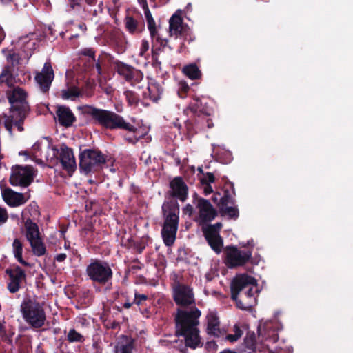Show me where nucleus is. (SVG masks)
<instances>
[{"label": "nucleus", "mask_w": 353, "mask_h": 353, "mask_svg": "<svg viewBox=\"0 0 353 353\" xmlns=\"http://www.w3.org/2000/svg\"><path fill=\"white\" fill-rule=\"evenodd\" d=\"M201 312L196 307L178 308L174 316L175 334L183 337L186 347L195 349L201 344L198 325Z\"/></svg>", "instance_id": "obj_1"}, {"label": "nucleus", "mask_w": 353, "mask_h": 353, "mask_svg": "<svg viewBox=\"0 0 353 353\" xmlns=\"http://www.w3.org/2000/svg\"><path fill=\"white\" fill-rule=\"evenodd\" d=\"M5 92L10 107L8 114H4V127L10 133H12L13 127L22 132L24 121L30 112L27 93L19 86Z\"/></svg>", "instance_id": "obj_2"}, {"label": "nucleus", "mask_w": 353, "mask_h": 353, "mask_svg": "<svg viewBox=\"0 0 353 353\" xmlns=\"http://www.w3.org/2000/svg\"><path fill=\"white\" fill-rule=\"evenodd\" d=\"M231 298L236 302L238 308L247 310L256 301L255 294L258 292L256 279L248 274H241L234 278L230 285Z\"/></svg>", "instance_id": "obj_3"}, {"label": "nucleus", "mask_w": 353, "mask_h": 353, "mask_svg": "<svg viewBox=\"0 0 353 353\" xmlns=\"http://www.w3.org/2000/svg\"><path fill=\"white\" fill-rule=\"evenodd\" d=\"M84 113L90 116L96 123L105 129L123 130L133 133L137 131L135 126L127 122L121 115L113 111L88 105L85 108Z\"/></svg>", "instance_id": "obj_4"}, {"label": "nucleus", "mask_w": 353, "mask_h": 353, "mask_svg": "<svg viewBox=\"0 0 353 353\" xmlns=\"http://www.w3.org/2000/svg\"><path fill=\"white\" fill-rule=\"evenodd\" d=\"M179 204L176 199H170L163 203L161 213L164 222L161 236L166 246H172L175 241L179 223Z\"/></svg>", "instance_id": "obj_5"}, {"label": "nucleus", "mask_w": 353, "mask_h": 353, "mask_svg": "<svg viewBox=\"0 0 353 353\" xmlns=\"http://www.w3.org/2000/svg\"><path fill=\"white\" fill-rule=\"evenodd\" d=\"M223 195L220 192L214 194L212 200L216 203L221 216L236 220L239 216V209L235 204V190L233 183L227 180L223 188Z\"/></svg>", "instance_id": "obj_6"}, {"label": "nucleus", "mask_w": 353, "mask_h": 353, "mask_svg": "<svg viewBox=\"0 0 353 353\" xmlns=\"http://www.w3.org/2000/svg\"><path fill=\"white\" fill-rule=\"evenodd\" d=\"M20 310L24 321L32 328L43 327L46 320L43 304L30 297L25 298L20 306Z\"/></svg>", "instance_id": "obj_7"}, {"label": "nucleus", "mask_w": 353, "mask_h": 353, "mask_svg": "<svg viewBox=\"0 0 353 353\" xmlns=\"http://www.w3.org/2000/svg\"><path fill=\"white\" fill-rule=\"evenodd\" d=\"M88 279L93 283L105 285L110 282L113 272L110 264L103 260L92 259L85 269Z\"/></svg>", "instance_id": "obj_8"}, {"label": "nucleus", "mask_w": 353, "mask_h": 353, "mask_svg": "<svg viewBox=\"0 0 353 353\" xmlns=\"http://www.w3.org/2000/svg\"><path fill=\"white\" fill-rule=\"evenodd\" d=\"M106 157L97 149H85L79 154V169L85 174L95 173L103 168Z\"/></svg>", "instance_id": "obj_9"}, {"label": "nucleus", "mask_w": 353, "mask_h": 353, "mask_svg": "<svg viewBox=\"0 0 353 353\" xmlns=\"http://www.w3.org/2000/svg\"><path fill=\"white\" fill-rule=\"evenodd\" d=\"M36 170L32 165H14L11 167L9 182L12 186L27 188L33 182Z\"/></svg>", "instance_id": "obj_10"}, {"label": "nucleus", "mask_w": 353, "mask_h": 353, "mask_svg": "<svg viewBox=\"0 0 353 353\" xmlns=\"http://www.w3.org/2000/svg\"><path fill=\"white\" fill-rule=\"evenodd\" d=\"M113 66L117 74L132 86L135 87L143 80V72L131 65L115 60L113 61Z\"/></svg>", "instance_id": "obj_11"}, {"label": "nucleus", "mask_w": 353, "mask_h": 353, "mask_svg": "<svg viewBox=\"0 0 353 353\" xmlns=\"http://www.w3.org/2000/svg\"><path fill=\"white\" fill-rule=\"evenodd\" d=\"M224 252V262L229 268L243 266L251 259L252 254V250H241L234 245L227 246Z\"/></svg>", "instance_id": "obj_12"}, {"label": "nucleus", "mask_w": 353, "mask_h": 353, "mask_svg": "<svg viewBox=\"0 0 353 353\" xmlns=\"http://www.w3.org/2000/svg\"><path fill=\"white\" fill-rule=\"evenodd\" d=\"M193 203L198 210V217L194 219L195 221L204 224L212 221L217 216L216 210L208 200L199 197L196 194H194Z\"/></svg>", "instance_id": "obj_13"}, {"label": "nucleus", "mask_w": 353, "mask_h": 353, "mask_svg": "<svg viewBox=\"0 0 353 353\" xmlns=\"http://www.w3.org/2000/svg\"><path fill=\"white\" fill-rule=\"evenodd\" d=\"M5 273L8 276L7 289L10 293L17 292L26 284V272L18 265L12 264L6 269Z\"/></svg>", "instance_id": "obj_14"}, {"label": "nucleus", "mask_w": 353, "mask_h": 353, "mask_svg": "<svg viewBox=\"0 0 353 353\" xmlns=\"http://www.w3.org/2000/svg\"><path fill=\"white\" fill-rule=\"evenodd\" d=\"M173 299L177 305L186 307L195 303L192 289L188 285L178 283L173 289Z\"/></svg>", "instance_id": "obj_15"}, {"label": "nucleus", "mask_w": 353, "mask_h": 353, "mask_svg": "<svg viewBox=\"0 0 353 353\" xmlns=\"http://www.w3.org/2000/svg\"><path fill=\"white\" fill-rule=\"evenodd\" d=\"M54 78V73L51 63L47 61L44 63L41 72L36 73L34 79L40 90L46 94L48 93Z\"/></svg>", "instance_id": "obj_16"}, {"label": "nucleus", "mask_w": 353, "mask_h": 353, "mask_svg": "<svg viewBox=\"0 0 353 353\" xmlns=\"http://www.w3.org/2000/svg\"><path fill=\"white\" fill-rule=\"evenodd\" d=\"M170 190L166 194L172 199H177L181 202H185L188 198V187L181 176H176L170 181Z\"/></svg>", "instance_id": "obj_17"}, {"label": "nucleus", "mask_w": 353, "mask_h": 353, "mask_svg": "<svg viewBox=\"0 0 353 353\" xmlns=\"http://www.w3.org/2000/svg\"><path fill=\"white\" fill-rule=\"evenodd\" d=\"M59 159L63 170H66L68 173L74 172L77 164L73 151L65 143H62L60 146Z\"/></svg>", "instance_id": "obj_18"}, {"label": "nucleus", "mask_w": 353, "mask_h": 353, "mask_svg": "<svg viewBox=\"0 0 353 353\" xmlns=\"http://www.w3.org/2000/svg\"><path fill=\"white\" fill-rule=\"evenodd\" d=\"M185 111H190L194 114L210 116L212 112V108L208 104V99L201 97H194L190 102Z\"/></svg>", "instance_id": "obj_19"}, {"label": "nucleus", "mask_w": 353, "mask_h": 353, "mask_svg": "<svg viewBox=\"0 0 353 353\" xmlns=\"http://www.w3.org/2000/svg\"><path fill=\"white\" fill-rule=\"evenodd\" d=\"M207 328L208 335L214 337H221L225 334V330L220 328V321L216 312H210L206 316Z\"/></svg>", "instance_id": "obj_20"}, {"label": "nucleus", "mask_w": 353, "mask_h": 353, "mask_svg": "<svg viewBox=\"0 0 353 353\" xmlns=\"http://www.w3.org/2000/svg\"><path fill=\"white\" fill-rule=\"evenodd\" d=\"M3 201L11 207H18L26 203L27 199L22 193L17 192L10 188L2 190Z\"/></svg>", "instance_id": "obj_21"}, {"label": "nucleus", "mask_w": 353, "mask_h": 353, "mask_svg": "<svg viewBox=\"0 0 353 353\" xmlns=\"http://www.w3.org/2000/svg\"><path fill=\"white\" fill-rule=\"evenodd\" d=\"M56 117L59 123L65 128L72 126L76 121V117L71 110L65 105L57 107Z\"/></svg>", "instance_id": "obj_22"}, {"label": "nucleus", "mask_w": 353, "mask_h": 353, "mask_svg": "<svg viewBox=\"0 0 353 353\" xmlns=\"http://www.w3.org/2000/svg\"><path fill=\"white\" fill-rule=\"evenodd\" d=\"M126 30L131 34H138L145 30V23L141 17L135 19L131 16H126L124 19Z\"/></svg>", "instance_id": "obj_23"}, {"label": "nucleus", "mask_w": 353, "mask_h": 353, "mask_svg": "<svg viewBox=\"0 0 353 353\" xmlns=\"http://www.w3.org/2000/svg\"><path fill=\"white\" fill-rule=\"evenodd\" d=\"M135 340L128 336H122L115 346V353H132L134 349Z\"/></svg>", "instance_id": "obj_24"}, {"label": "nucleus", "mask_w": 353, "mask_h": 353, "mask_svg": "<svg viewBox=\"0 0 353 353\" xmlns=\"http://www.w3.org/2000/svg\"><path fill=\"white\" fill-rule=\"evenodd\" d=\"M15 78L10 66L5 67L0 74V88L7 90L14 88Z\"/></svg>", "instance_id": "obj_25"}, {"label": "nucleus", "mask_w": 353, "mask_h": 353, "mask_svg": "<svg viewBox=\"0 0 353 353\" xmlns=\"http://www.w3.org/2000/svg\"><path fill=\"white\" fill-rule=\"evenodd\" d=\"M203 236L212 250L216 254L221 252L223 246V240L220 234L203 233Z\"/></svg>", "instance_id": "obj_26"}, {"label": "nucleus", "mask_w": 353, "mask_h": 353, "mask_svg": "<svg viewBox=\"0 0 353 353\" xmlns=\"http://www.w3.org/2000/svg\"><path fill=\"white\" fill-rule=\"evenodd\" d=\"M188 26L183 23L182 18L176 14H173L169 21V32L170 34L175 35L178 37L180 33Z\"/></svg>", "instance_id": "obj_27"}, {"label": "nucleus", "mask_w": 353, "mask_h": 353, "mask_svg": "<svg viewBox=\"0 0 353 353\" xmlns=\"http://www.w3.org/2000/svg\"><path fill=\"white\" fill-rule=\"evenodd\" d=\"M152 39V55L159 56L161 52L163 51L165 47H168L170 50L172 48L168 46V41L167 39H162L159 34Z\"/></svg>", "instance_id": "obj_28"}, {"label": "nucleus", "mask_w": 353, "mask_h": 353, "mask_svg": "<svg viewBox=\"0 0 353 353\" xmlns=\"http://www.w3.org/2000/svg\"><path fill=\"white\" fill-rule=\"evenodd\" d=\"M26 237L28 241L41 236L37 224L32 219H28L25 222Z\"/></svg>", "instance_id": "obj_29"}, {"label": "nucleus", "mask_w": 353, "mask_h": 353, "mask_svg": "<svg viewBox=\"0 0 353 353\" xmlns=\"http://www.w3.org/2000/svg\"><path fill=\"white\" fill-rule=\"evenodd\" d=\"M147 90L149 93L150 99L154 102H157L161 98L164 92L162 85L157 81L150 83Z\"/></svg>", "instance_id": "obj_30"}, {"label": "nucleus", "mask_w": 353, "mask_h": 353, "mask_svg": "<svg viewBox=\"0 0 353 353\" xmlns=\"http://www.w3.org/2000/svg\"><path fill=\"white\" fill-rule=\"evenodd\" d=\"M13 253L14 257L21 265L26 267H30V264L23 260L22 257L23 254V244L19 239H15L12 243Z\"/></svg>", "instance_id": "obj_31"}, {"label": "nucleus", "mask_w": 353, "mask_h": 353, "mask_svg": "<svg viewBox=\"0 0 353 353\" xmlns=\"http://www.w3.org/2000/svg\"><path fill=\"white\" fill-rule=\"evenodd\" d=\"M183 73L190 79H199L201 77V72L196 63L185 65L182 70Z\"/></svg>", "instance_id": "obj_32"}, {"label": "nucleus", "mask_w": 353, "mask_h": 353, "mask_svg": "<svg viewBox=\"0 0 353 353\" xmlns=\"http://www.w3.org/2000/svg\"><path fill=\"white\" fill-rule=\"evenodd\" d=\"M29 243L35 256H41L46 254V248L41 236L30 241Z\"/></svg>", "instance_id": "obj_33"}, {"label": "nucleus", "mask_w": 353, "mask_h": 353, "mask_svg": "<svg viewBox=\"0 0 353 353\" xmlns=\"http://www.w3.org/2000/svg\"><path fill=\"white\" fill-rule=\"evenodd\" d=\"M94 228L92 224H87L83 229L81 235L88 243L94 242Z\"/></svg>", "instance_id": "obj_34"}, {"label": "nucleus", "mask_w": 353, "mask_h": 353, "mask_svg": "<svg viewBox=\"0 0 353 353\" xmlns=\"http://www.w3.org/2000/svg\"><path fill=\"white\" fill-rule=\"evenodd\" d=\"M144 14L145 16L148 28L150 31V34L151 37H154V36H157L158 34L156 27V23L154 19L152 17V15L149 9L144 11Z\"/></svg>", "instance_id": "obj_35"}, {"label": "nucleus", "mask_w": 353, "mask_h": 353, "mask_svg": "<svg viewBox=\"0 0 353 353\" xmlns=\"http://www.w3.org/2000/svg\"><path fill=\"white\" fill-rule=\"evenodd\" d=\"M81 92L79 89L74 85L68 87L67 89L61 90V97L63 99H69L74 97H78Z\"/></svg>", "instance_id": "obj_36"}, {"label": "nucleus", "mask_w": 353, "mask_h": 353, "mask_svg": "<svg viewBox=\"0 0 353 353\" xmlns=\"http://www.w3.org/2000/svg\"><path fill=\"white\" fill-rule=\"evenodd\" d=\"M124 96L129 105L135 107L138 105L140 98L134 91L126 90L124 92Z\"/></svg>", "instance_id": "obj_37"}, {"label": "nucleus", "mask_w": 353, "mask_h": 353, "mask_svg": "<svg viewBox=\"0 0 353 353\" xmlns=\"http://www.w3.org/2000/svg\"><path fill=\"white\" fill-rule=\"evenodd\" d=\"M67 340L70 343H74V342H83L84 341V336L77 332L75 329H71L70 330L68 335H67Z\"/></svg>", "instance_id": "obj_38"}, {"label": "nucleus", "mask_w": 353, "mask_h": 353, "mask_svg": "<svg viewBox=\"0 0 353 353\" xmlns=\"http://www.w3.org/2000/svg\"><path fill=\"white\" fill-rule=\"evenodd\" d=\"M223 225L221 223L219 222L215 224H209L205 227H203L202 231L203 233H210L215 234H220V230H221Z\"/></svg>", "instance_id": "obj_39"}, {"label": "nucleus", "mask_w": 353, "mask_h": 353, "mask_svg": "<svg viewBox=\"0 0 353 353\" xmlns=\"http://www.w3.org/2000/svg\"><path fill=\"white\" fill-rule=\"evenodd\" d=\"M178 37L181 38L184 43L185 41H188L189 43L195 39L194 36L192 34L188 26L178 34Z\"/></svg>", "instance_id": "obj_40"}, {"label": "nucleus", "mask_w": 353, "mask_h": 353, "mask_svg": "<svg viewBox=\"0 0 353 353\" xmlns=\"http://www.w3.org/2000/svg\"><path fill=\"white\" fill-rule=\"evenodd\" d=\"M79 54L80 56L88 57L90 58L93 62L96 61V50L94 48H83L81 49Z\"/></svg>", "instance_id": "obj_41"}, {"label": "nucleus", "mask_w": 353, "mask_h": 353, "mask_svg": "<svg viewBox=\"0 0 353 353\" xmlns=\"http://www.w3.org/2000/svg\"><path fill=\"white\" fill-rule=\"evenodd\" d=\"M189 90H190V87L185 81H181L179 83V89H178L177 92H178V95L179 96L180 98L183 99V98L186 97Z\"/></svg>", "instance_id": "obj_42"}, {"label": "nucleus", "mask_w": 353, "mask_h": 353, "mask_svg": "<svg viewBox=\"0 0 353 353\" xmlns=\"http://www.w3.org/2000/svg\"><path fill=\"white\" fill-rule=\"evenodd\" d=\"M20 59L19 54L14 52H10L7 57L8 61L11 62L12 65L19 64Z\"/></svg>", "instance_id": "obj_43"}, {"label": "nucleus", "mask_w": 353, "mask_h": 353, "mask_svg": "<svg viewBox=\"0 0 353 353\" xmlns=\"http://www.w3.org/2000/svg\"><path fill=\"white\" fill-rule=\"evenodd\" d=\"M148 297L147 295L135 292L133 303L137 305H140L143 303V301L148 300Z\"/></svg>", "instance_id": "obj_44"}, {"label": "nucleus", "mask_w": 353, "mask_h": 353, "mask_svg": "<svg viewBox=\"0 0 353 353\" xmlns=\"http://www.w3.org/2000/svg\"><path fill=\"white\" fill-rule=\"evenodd\" d=\"M215 181V177L213 173L207 172L205 174V176L201 179V184L214 183Z\"/></svg>", "instance_id": "obj_45"}, {"label": "nucleus", "mask_w": 353, "mask_h": 353, "mask_svg": "<svg viewBox=\"0 0 353 353\" xmlns=\"http://www.w3.org/2000/svg\"><path fill=\"white\" fill-rule=\"evenodd\" d=\"M0 336L4 341H7L9 344L12 343V339L7 336L5 327L3 324L0 321Z\"/></svg>", "instance_id": "obj_46"}, {"label": "nucleus", "mask_w": 353, "mask_h": 353, "mask_svg": "<svg viewBox=\"0 0 353 353\" xmlns=\"http://www.w3.org/2000/svg\"><path fill=\"white\" fill-rule=\"evenodd\" d=\"M196 125H197V123L194 124L192 123V121H191L190 120H187L185 122V126L186 128L188 133L190 134H193L194 132H196L195 128H196Z\"/></svg>", "instance_id": "obj_47"}, {"label": "nucleus", "mask_w": 353, "mask_h": 353, "mask_svg": "<svg viewBox=\"0 0 353 353\" xmlns=\"http://www.w3.org/2000/svg\"><path fill=\"white\" fill-rule=\"evenodd\" d=\"M8 215L5 208L0 207V225L6 223L8 220Z\"/></svg>", "instance_id": "obj_48"}, {"label": "nucleus", "mask_w": 353, "mask_h": 353, "mask_svg": "<svg viewBox=\"0 0 353 353\" xmlns=\"http://www.w3.org/2000/svg\"><path fill=\"white\" fill-rule=\"evenodd\" d=\"M183 213L185 215H188L190 217L192 216L194 213V208L192 205L188 203L183 209Z\"/></svg>", "instance_id": "obj_49"}, {"label": "nucleus", "mask_w": 353, "mask_h": 353, "mask_svg": "<svg viewBox=\"0 0 353 353\" xmlns=\"http://www.w3.org/2000/svg\"><path fill=\"white\" fill-rule=\"evenodd\" d=\"M134 245L135 247V249L137 252V253L139 254H141L143 252V251L145 250V243L143 242H137V243H134Z\"/></svg>", "instance_id": "obj_50"}, {"label": "nucleus", "mask_w": 353, "mask_h": 353, "mask_svg": "<svg viewBox=\"0 0 353 353\" xmlns=\"http://www.w3.org/2000/svg\"><path fill=\"white\" fill-rule=\"evenodd\" d=\"M81 0H68L69 4L68 7L70 8V10H74L77 7L81 6Z\"/></svg>", "instance_id": "obj_51"}, {"label": "nucleus", "mask_w": 353, "mask_h": 353, "mask_svg": "<svg viewBox=\"0 0 353 353\" xmlns=\"http://www.w3.org/2000/svg\"><path fill=\"white\" fill-rule=\"evenodd\" d=\"M152 66L155 68H160L161 62L159 60V56L152 55Z\"/></svg>", "instance_id": "obj_52"}, {"label": "nucleus", "mask_w": 353, "mask_h": 353, "mask_svg": "<svg viewBox=\"0 0 353 353\" xmlns=\"http://www.w3.org/2000/svg\"><path fill=\"white\" fill-rule=\"evenodd\" d=\"M124 139L130 143L135 144L139 139L135 135H125Z\"/></svg>", "instance_id": "obj_53"}, {"label": "nucleus", "mask_w": 353, "mask_h": 353, "mask_svg": "<svg viewBox=\"0 0 353 353\" xmlns=\"http://www.w3.org/2000/svg\"><path fill=\"white\" fill-rule=\"evenodd\" d=\"M149 48H150L149 42L148 41L143 40L142 43H141V54H142L144 52H145L146 51H148Z\"/></svg>", "instance_id": "obj_54"}, {"label": "nucleus", "mask_w": 353, "mask_h": 353, "mask_svg": "<svg viewBox=\"0 0 353 353\" xmlns=\"http://www.w3.org/2000/svg\"><path fill=\"white\" fill-rule=\"evenodd\" d=\"M203 185H205L203 191H204V194L205 195H208L210 193L213 192V190H212V188L210 184L205 183V184H203Z\"/></svg>", "instance_id": "obj_55"}, {"label": "nucleus", "mask_w": 353, "mask_h": 353, "mask_svg": "<svg viewBox=\"0 0 353 353\" xmlns=\"http://www.w3.org/2000/svg\"><path fill=\"white\" fill-rule=\"evenodd\" d=\"M225 338L228 341H229L230 342H232V343L236 341L239 339V337L238 336V334H228Z\"/></svg>", "instance_id": "obj_56"}, {"label": "nucleus", "mask_w": 353, "mask_h": 353, "mask_svg": "<svg viewBox=\"0 0 353 353\" xmlns=\"http://www.w3.org/2000/svg\"><path fill=\"white\" fill-rule=\"evenodd\" d=\"M95 68L97 69V73L99 75L102 74V67L100 62V57H99L97 61H95Z\"/></svg>", "instance_id": "obj_57"}, {"label": "nucleus", "mask_w": 353, "mask_h": 353, "mask_svg": "<svg viewBox=\"0 0 353 353\" xmlns=\"http://www.w3.org/2000/svg\"><path fill=\"white\" fill-rule=\"evenodd\" d=\"M67 255L65 253H60L55 257V260L58 262H63L65 260Z\"/></svg>", "instance_id": "obj_58"}, {"label": "nucleus", "mask_w": 353, "mask_h": 353, "mask_svg": "<svg viewBox=\"0 0 353 353\" xmlns=\"http://www.w3.org/2000/svg\"><path fill=\"white\" fill-rule=\"evenodd\" d=\"M139 4L141 6L142 8L143 9V11L147 10V9H149L147 0H138Z\"/></svg>", "instance_id": "obj_59"}, {"label": "nucleus", "mask_w": 353, "mask_h": 353, "mask_svg": "<svg viewBox=\"0 0 353 353\" xmlns=\"http://www.w3.org/2000/svg\"><path fill=\"white\" fill-rule=\"evenodd\" d=\"M234 334H238V336L239 338H241V336L243 334V332L238 325H234Z\"/></svg>", "instance_id": "obj_60"}, {"label": "nucleus", "mask_w": 353, "mask_h": 353, "mask_svg": "<svg viewBox=\"0 0 353 353\" xmlns=\"http://www.w3.org/2000/svg\"><path fill=\"white\" fill-rule=\"evenodd\" d=\"M120 323L117 321H114L110 323V327L111 329L115 330L119 327Z\"/></svg>", "instance_id": "obj_61"}, {"label": "nucleus", "mask_w": 353, "mask_h": 353, "mask_svg": "<svg viewBox=\"0 0 353 353\" xmlns=\"http://www.w3.org/2000/svg\"><path fill=\"white\" fill-rule=\"evenodd\" d=\"M186 46L184 42L181 43L178 51L179 53H183V52H185V50H186Z\"/></svg>", "instance_id": "obj_62"}, {"label": "nucleus", "mask_w": 353, "mask_h": 353, "mask_svg": "<svg viewBox=\"0 0 353 353\" xmlns=\"http://www.w3.org/2000/svg\"><path fill=\"white\" fill-rule=\"evenodd\" d=\"M78 28L81 30L83 32H85L87 30V26L85 23H81L78 25Z\"/></svg>", "instance_id": "obj_63"}, {"label": "nucleus", "mask_w": 353, "mask_h": 353, "mask_svg": "<svg viewBox=\"0 0 353 353\" xmlns=\"http://www.w3.org/2000/svg\"><path fill=\"white\" fill-rule=\"evenodd\" d=\"M85 2L90 6H95L97 0H84Z\"/></svg>", "instance_id": "obj_64"}]
</instances>
